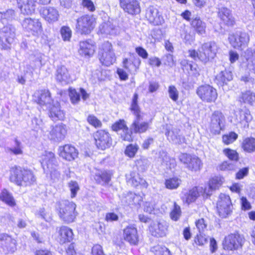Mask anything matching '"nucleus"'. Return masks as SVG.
<instances>
[{
	"label": "nucleus",
	"instance_id": "1",
	"mask_svg": "<svg viewBox=\"0 0 255 255\" xmlns=\"http://www.w3.org/2000/svg\"><path fill=\"white\" fill-rule=\"evenodd\" d=\"M218 49V46L215 42H205L201 45L198 51L195 49H189L188 51V56L195 60H199L206 63L216 57Z\"/></svg>",
	"mask_w": 255,
	"mask_h": 255
},
{
	"label": "nucleus",
	"instance_id": "2",
	"mask_svg": "<svg viewBox=\"0 0 255 255\" xmlns=\"http://www.w3.org/2000/svg\"><path fill=\"white\" fill-rule=\"evenodd\" d=\"M76 205L72 201L62 200L58 204V211L60 218L66 223L74 221L77 213L75 211Z\"/></svg>",
	"mask_w": 255,
	"mask_h": 255
},
{
	"label": "nucleus",
	"instance_id": "3",
	"mask_svg": "<svg viewBox=\"0 0 255 255\" xmlns=\"http://www.w3.org/2000/svg\"><path fill=\"white\" fill-rule=\"evenodd\" d=\"M41 164L44 172L50 174L51 179L55 181L60 177L57 170V161L54 154L51 151H45L42 155Z\"/></svg>",
	"mask_w": 255,
	"mask_h": 255
},
{
	"label": "nucleus",
	"instance_id": "4",
	"mask_svg": "<svg viewBox=\"0 0 255 255\" xmlns=\"http://www.w3.org/2000/svg\"><path fill=\"white\" fill-rule=\"evenodd\" d=\"M98 55L101 63L107 66L112 65L116 60L112 45L108 41L104 42L99 47Z\"/></svg>",
	"mask_w": 255,
	"mask_h": 255
},
{
	"label": "nucleus",
	"instance_id": "5",
	"mask_svg": "<svg viewBox=\"0 0 255 255\" xmlns=\"http://www.w3.org/2000/svg\"><path fill=\"white\" fill-rule=\"evenodd\" d=\"M95 23V19L92 15H83L77 19L76 32L81 35H88L94 29Z\"/></svg>",
	"mask_w": 255,
	"mask_h": 255
},
{
	"label": "nucleus",
	"instance_id": "6",
	"mask_svg": "<svg viewBox=\"0 0 255 255\" xmlns=\"http://www.w3.org/2000/svg\"><path fill=\"white\" fill-rule=\"evenodd\" d=\"M245 240L243 235L238 233L231 234L225 238L223 248L225 250L230 251L238 250L242 247Z\"/></svg>",
	"mask_w": 255,
	"mask_h": 255
},
{
	"label": "nucleus",
	"instance_id": "7",
	"mask_svg": "<svg viewBox=\"0 0 255 255\" xmlns=\"http://www.w3.org/2000/svg\"><path fill=\"white\" fill-rule=\"evenodd\" d=\"M228 39L234 48L242 50L248 45L250 37L246 32H237L230 34Z\"/></svg>",
	"mask_w": 255,
	"mask_h": 255
},
{
	"label": "nucleus",
	"instance_id": "8",
	"mask_svg": "<svg viewBox=\"0 0 255 255\" xmlns=\"http://www.w3.org/2000/svg\"><path fill=\"white\" fill-rule=\"evenodd\" d=\"M196 93L203 101L208 103L214 102L218 97L216 89L209 85L199 87Z\"/></svg>",
	"mask_w": 255,
	"mask_h": 255
},
{
	"label": "nucleus",
	"instance_id": "9",
	"mask_svg": "<svg viewBox=\"0 0 255 255\" xmlns=\"http://www.w3.org/2000/svg\"><path fill=\"white\" fill-rule=\"evenodd\" d=\"M219 215L223 218L227 217L231 214L232 205L229 196L221 194L217 204Z\"/></svg>",
	"mask_w": 255,
	"mask_h": 255
},
{
	"label": "nucleus",
	"instance_id": "10",
	"mask_svg": "<svg viewBox=\"0 0 255 255\" xmlns=\"http://www.w3.org/2000/svg\"><path fill=\"white\" fill-rule=\"evenodd\" d=\"M93 136L96 145L100 149L105 150L112 145V138L109 133L105 130H97Z\"/></svg>",
	"mask_w": 255,
	"mask_h": 255
},
{
	"label": "nucleus",
	"instance_id": "11",
	"mask_svg": "<svg viewBox=\"0 0 255 255\" xmlns=\"http://www.w3.org/2000/svg\"><path fill=\"white\" fill-rule=\"evenodd\" d=\"M22 26L25 31L34 36H38L42 32L41 23L38 19L26 18L23 20Z\"/></svg>",
	"mask_w": 255,
	"mask_h": 255
},
{
	"label": "nucleus",
	"instance_id": "12",
	"mask_svg": "<svg viewBox=\"0 0 255 255\" xmlns=\"http://www.w3.org/2000/svg\"><path fill=\"white\" fill-rule=\"evenodd\" d=\"M200 195L207 197L210 195V191H207V187L202 186L194 187L184 194L183 197V201L187 203L194 202Z\"/></svg>",
	"mask_w": 255,
	"mask_h": 255
},
{
	"label": "nucleus",
	"instance_id": "13",
	"mask_svg": "<svg viewBox=\"0 0 255 255\" xmlns=\"http://www.w3.org/2000/svg\"><path fill=\"white\" fill-rule=\"evenodd\" d=\"M180 161L185 167L194 171L199 170L202 166L201 160L197 156L186 153H182L179 156Z\"/></svg>",
	"mask_w": 255,
	"mask_h": 255
},
{
	"label": "nucleus",
	"instance_id": "14",
	"mask_svg": "<svg viewBox=\"0 0 255 255\" xmlns=\"http://www.w3.org/2000/svg\"><path fill=\"white\" fill-rule=\"evenodd\" d=\"M225 118L223 114L219 111H215L211 117L210 130L213 134H219L224 126Z\"/></svg>",
	"mask_w": 255,
	"mask_h": 255
},
{
	"label": "nucleus",
	"instance_id": "15",
	"mask_svg": "<svg viewBox=\"0 0 255 255\" xmlns=\"http://www.w3.org/2000/svg\"><path fill=\"white\" fill-rule=\"evenodd\" d=\"M18 7L21 12L29 14L33 13L38 3L46 4L48 3L51 0H17Z\"/></svg>",
	"mask_w": 255,
	"mask_h": 255
},
{
	"label": "nucleus",
	"instance_id": "16",
	"mask_svg": "<svg viewBox=\"0 0 255 255\" xmlns=\"http://www.w3.org/2000/svg\"><path fill=\"white\" fill-rule=\"evenodd\" d=\"M36 179L31 171L17 168V185L26 186L33 184Z\"/></svg>",
	"mask_w": 255,
	"mask_h": 255
},
{
	"label": "nucleus",
	"instance_id": "17",
	"mask_svg": "<svg viewBox=\"0 0 255 255\" xmlns=\"http://www.w3.org/2000/svg\"><path fill=\"white\" fill-rule=\"evenodd\" d=\"M114 131L120 132L121 137L125 141H130L132 140V132L129 131L124 120H120L115 122L112 126Z\"/></svg>",
	"mask_w": 255,
	"mask_h": 255
},
{
	"label": "nucleus",
	"instance_id": "18",
	"mask_svg": "<svg viewBox=\"0 0 255 255\" xmlns=\"http://www.w3.org/2000/svg\"><path fill=\"white\" fill-rule=\"evenodd\" d=\"M236 124L241 128H247L249 123L252 120L253 117L249 109L244 108L240 109L235 112Z\"/></svg>",
	"mask_w": 255,
	"mask_h": 255
},
{
	"label": "nucleus",
	"instance_id": "19",
	"mask_svg": "<svg viewBox=\"0 0 255 255\" xmlns=\"http://www.w3.org/2000/svg\"><path fill=\"white\" fill-rule=\"evenodd\" d=\"M67 133V128L65 125L63 124L51 126L49 131L48 138L55 141L63 140Z\"/></svg>",
	"mask_w": 255,
	"mask_h": 255
},
{
	"label": "nucleus",
	"instance_id": "20",
	"mask_svg": "<svg viewBox=\"0 0 255 255\" xmlns=\"http://www.w3.org/2000/svg\"><path fill=\"white\" fill-rule=\"evenodd\" d=\"M146 17L151 23L155 25H161L164 22V19L161 13L153 6L147 8Z\"/></svg>",
	"mask_w": 255,
	"mask_h": 255
},
{
	"label": "nucleus",
	"instance_id": "21",
	"mask_svg": "<svg viewBox=\"0 0 255 255\" xmlns=\"http://www.w3.org/2000/svg\"><path fill=\"white\" fill-rule=\"evenodd\" d=\"M121 7L130 14H137L140 12L139 3L137 0H120Z\"/></svg>",
	"mask_w": 255,
	"mask_h": 255
},
{
	"label": "nucleus",
	"instance_id": "22",
	"mask_svg": "<svg viewBox=\"0 0 255 255\" xmlns=\"http://www.w3.org/2000/svg\"><path fill=\"white\" fill-rule=\"evenodd\" d=\"M180 130L173 128L170 125L166 126L165 135L170 141L175 144H181L185 141V138L180 134Z\"/></svg>",
	"mask_w": 255,
	"mask_h": 255
},
{
	"label": "nucleus",
	"instance_id": "23",
	"mask_svg": "<svg viewBox=\"0 0 255 255\" xmlns=\"http://www.w3.org/2000/svg\"><path fill=\"white\" fill-rule=\"evenodd\" d=\"M58 152L60 157L68 161L74 160L78 156L77 149L75 147L69 144L60 146L58 148Z\"/></svg>",
	"mask_w": 255,
	"mask_h": 255
},
{
	"label": "nucleus",
	"instance_id": "24",
	"mask_svg": "<svg viewBox=\"0 0 255 255\" xmlns=\"http://www.w3.org/2000/svg\"><path fill=\"white\" fill-rule=\"evenodd\" d=\"M152 236L156 237H162L166 235L167 231V225L164 221L154 222L149 228Z\"/></svg>",
	"mask_w": 255,
	"mask_h": 255
},
{
	"label": "nucleus",
	"instance_id": "25",
	"mask_svg": "<svg viewBox=\"0 0 255 255\" xmlns=\"http://www.w3.org/2000/svg\"><path fill=\"white\" fill-rule=\"evenodd\" d=\"M124 238L125 241L131 245H137L139 241L137 231L136 228L132 226L126 227L124 230Z\"/></svg>",
	"mask_w": 255,
	"mask_h": 255
},
{
	"label": "nucleus",
	"instance_id": "26",
	"mask_svg": "<svg viewBox=\"0 0 255 255\" xmlns=\"http://www.w3.org/2000/svg\"><path fill=\"white\" fill-rule=\"evenodd\" d=\"M142 197L135 193L128 192L121 197V201L125 205L138 207L142 201Z\"/></svg>",
	"mask_w": 255,
	"mask_h": 255
},
{
	"label": "nucleus",
	"instance_id": "27",
	"mask_svg": "<svg viewBox=\"0 0 255 255\" xmlns=\"http://www.w3.org/2000/svg\"><path fill=\"white\" fill-rule=\"evenodd\" d=\"M79 46V54L86 57L92 56L95 51V46L92 40L81 41Z\"/></svg>",
	"mask_w": 255,
	"mask_h": 255
},
{
	"label": "nucleus",
	"instance_id": "28",
	"mask_svg": "<svg viewBox=\"0 0 255 255\" xmlns=\"http://www.w3.org/2000/svg\"><path fill=\"white\" fill-rule=\"evenodd\" d=\"M55 76L58 82L64 84L69 83L72 80L68 69L64 66L57 68Z\"/></svg>",
	"mask_w": 255,
	"mask_h": 255
},
{
	"label": "nucleus",
	"instance_id": "29",
	"mask_svg": "<svg viewBox=\"0 0 255 255\" xmlns=\"http://www.w3.org/2000/svg\"><path fill=\"white\" fill-rule=\"evenodd\" d=\"M47 108L49 111V116L53 121L62 120L64 118L65 113L60 109V104L58 102H53Z\"/></svg>",
	"mask_w": 255,
	"mask_h": 255
},
{
	"label": "nucleus",
	"instance_id": "30",
	"mask_svg": "<svg viewBox=\"0 0 255 255\" xmlns=\"http://www.w3.org/2000/svg\"><path fill=\"white\" fill-rule=\"evenodd\" d=\"M58 240L60 244L70 242L73 240V233L72 230L66 227H61L58 231Z\"/></svg>",
	"mask_w": 255,
	"mask_h": 255
},
{
	"label": "nucleus",
	"instance_id": "31",
	"mask_svg": "<svg viewBox=\"0 0 255 255\" xmlns=\"http://www.w3.org/2000/svg\"><path fill=\"white\" fill-rule=\"evenodd\" d=\"M40 13L44 19L49 22L57 21L59 17L57 10L53 7H44L40 10Z\"/></svg>",
	"mask_w": 255,
	"mask_h": 255
},
{
	"label": "nucleus",
	"instance_id": "32",
	"mask_svg": "<svg viewBox=\"0 0 255 255\" xmlns=\"http://www.w3.org/2000/svg\"><path fill=\"white\" fill-rule=\"evenodd\" d=\"M148 127V123L142 122V118L141 116L135 118L130 128L135 133H143L147 130Z\"/></svg>",
	"mask_w": 255,
	"mask_h": 255
},
{
	"label": "nucleus",
	"instance_id": "33",
	"mask_svg": "<svg viewBox=\"0 0 255 255\" xmlns=\"http://www.w3.org/2000/svg\"><path fill=\"white\" fill-rule=\"evenodd\" d=\"M69 97L71 102L74 104H77L80 100V95L84 100H86L89 97V95L84 89L80 88L79 91H77L74 89H69Z\"/></svg>",
	"mask_w": 255,
	"mask_h": 255
},
{
	"label": "nucleus",
	"instance_id": "34",
	"mask_svg": "<svg viewBox=\"0 0 255 255\" xmlns=\"http://www.w3.org/2000/svg\"><path fill=\"white\" fill-rule=\"evenodd\" d=\"M141 60L138 57H134L132 61L125 58L123 62V67L132 74H135L137 72Z\"/></svg>",
	"mask_w": 255,
	"mask_h": 255
},
{
	"label": "nucleus",
	"instance_id": "35",
	"mask_svg": "<svg viewBox=\"0 0 255 255\" xmlns=\"http://www.w3.org/2000/svg\"><path fill=\"white\" fill-rule=\"evenodd\" d=\"M128 184L133 187H137L139 185L146 188L148 184L146 181L140 177L139 175L135 172H132L129 175L127 176Z\"/></svg>",
	"mask_w": 255,
	"mask_h": 255
},
{
	"label": "nucleus",
	"instance_id": "36",
	"mask_svg": "<svg viewBox=\"0 0 255 255\" xmlns=\"http://www.w3.org/2000/svg\"><path fill=\"white\" fill-rule=\"evenodd\" d=\"M218 16L221 20L227 25L231 26L234 24V19L230 10L226 7L219 9Z\"/></svg>",
	"mask_w": 255,
	"mask_h": 255
},
{
	"label": "nucleus",
	"instance_id": "37",
	"mask_svg": "<svg viewBox=\"0 0 255 255\" xmlns=\"http://www.w3.org/2000/svg\"><path fill=\"white\" fill-rule=\"evenodd\" d=\"M244 57L247 61V68L255 74V50L253 52L252 49H248L245 52Z\"/></svg>",
	"mask_w": 255,
	"mask_h": 255
},
{
	"label": "nucleus",
	"instance_id": "38",
	"mask_svg": "<svg viewBox=\"0 0 255 255\" xmlns=\"http://www.w3.org/2000/svg\"><path fill=\"white\" fill-rule=\"evenodd\" d=\"M233 79L232 72L229 71L225 70L221 71L216 77V83L221 86H223L224 84Z\"/></svg>",
	"mask_w": 255,
	"mask_h": 255
},
{
	"label": "nucleus",
	"instance_id": "39",
	"mask_svg": "<svg viewBox=\"0 0 255 255\" xmlns=\"http://www.w3.org/2000/svg\"><path fill=\"white\" fill-rule=\"evenodd\" d=\"M53 101L51 98L50 93L48 90H42L40 91L37 103L41 106L48 107L51 104L53 103Z\"/></svg>",
	"mask_w": 255,
	"mask_h": 255
},
{
	"label": "nucleus",
	"instance_id": "40",
	"mask_svg": "<svg viewBox=\"0 0 255 255\" xmlns=\"http://www.w3.org/2000/svg\"><path fill=\"white\" fill-rule=\"evenodd\" d=\"M13 41V38L10 33L2 31L0 32V45L1 49H6L9 48L10 44Z\"/></svg>",
	"mask_w": 255,
	"mask_h": 255
},
{
	"label": "nucleus",
	"instance_id": "41",
	"mask_svg": "<svg viewBox=\"0 0 255 255\" xmlns=\"http://www.w3.org/2000/svg\"><path fill=\"white\" fill-rule=\"evenodd\" d=\"M192 26L195 29L197 33L203 35L206 33V25L199 18L196 17L192 20Z\"/></svg>",
	"mask_w": 255,
	"mask_h": 255
},
{
	"label": "nucleus",
	"instance_id": "42",
	"mask_svg": "<svg viewBox=\"0 0 255 255\" xmlns=\"http://www.w3.org/2000/svg\"><path fill=\"white\" fill-rule=\"evenodd\" d=\"M240 100L244 103L253 105L255 102V93L250 90L242 92Z\"/></svg>",
	"mask_w": 255,
	"mask_h": 255
},
{
	"label": "nucleus",
	"instance_id": "43",
	"mask_svg": "<svg viewBox=\"0 0 255 255\" xmlns=\"http://www.w3.org/2000/svg\"><path fill=\"white\" fill-rule=\"evenodd\" d=\"M243 149L248 152H253L255 151V138L254 137H247L245 138L242 143Z\"/></svg>",
	"mask_w": 255,
	"mask_h": 255
},
{
	"label": "nucleus",
	"instance_id": "44",
	"mask_svg": "<svg viewBox=\"0 0 255 255\" xmlns=\"http://www.w3.org/2000/svg\"><path fill=\"white\" fill-rule=\"evenodd\" d=\"M101 33L107 35H115L117 33V29L110 22H105L99 27Z\"/></svg>",
	"mask_w": 255,
	"mask_h": 255
},
{
	"label": "nucleus",
	"instance_id": "45",
	"mask_svg": "<svg viewBox=\"0 0 255 255\" xmlns=\"http://www.w3.org/2000/svg\"><path fill=\"white\" fill-rule=\"evenodd\" d=\"M181 183V180L177 177H173L167 179L165 181L166 188L170 190L177 189Z\"/></svg>",
	"mask_w": 255,
	"mask_h": 255
},
{
	"label": "nucleus",
	"instance_id": "46",
	"mask_svg": "<svg viewBox=\"0 0 255 255\" xmlns=\"http://www.w3.org/2000/svg\"><path fill=\"white\" fill-rule=\"evenodd\" d=\"M223 182V178L220 177L216 176L210 179L209 182V187L207 188V191L208 190L210 191V195L211 194V191L218 188Z\"/></svg>",
	"mask_w": 255,
	"mask_h": 255
},
{
	"label": "nucleus",
	"instance_id": "47",
	"mask_svg": "<svg viewBox=\"0 0 255 255\" xmlns=\"http://www.w3.org/2000/svg\"><path fill=\"white\" fill-rule=\"evenodd\" d=\"M0 200L10 206L15 205V201L13 197L5 189L3 190L0 194Z\"/></svg>",
	"mask_w": 255,
	"mask_h": 255
},
{
	"label": "nucleus",
	"instance_id": "48",
	"mask_svg": "<svg viewBox=\"0 0 255 255\" xmlns=\"http://www.w3.org/2000/svg\"><path fill=\"white\" fill-rule=\"evenodd\" d=\"M160 158L161 159L162 164L166 166L167 168L171 169L175 165V159L174 158H170L164 152H162L160 154Z\"/></svg>",
	"mask_w": 255,
	"mask_h": 255
},
{
	"label": "nucleus",
	"instance_id": "49",
	"mask_svg": "<svg viewBox=\"0 0 255 255\" xmlns=\"http://www.w3.org/2000/svg\"><path fill=\"white\" fill-rule=\"evenodd\" d=\"M139 147L136 144H130L126 147L125 153L127 156L133 158L134 157Z\"/></svg>",
	"mask_w": 255,
	"mask_h": 255
},
{
	"label": "nucleus",
	"instance_id": "50",
	"mask_svg": "<svg viewBox=\"0 0 255 255\" xmlns=\"http://www.w3.org/2000/svg\"><path fill=\"white\" fill-rule=\"evenodd\" d=\"M151 251L155 255H171L169 251L167 248L159 245L152 248Z\"/></svg>",
	"mask_w": 255,
	"mask_h": 255
},
{
	"label": "nucleus",
	"instance_id": "51",
	"mask_svg": "<svg viewBox=\"0 0 255 255\" xmlns=\"http://www.w3.org/2000/svg\"><path fill=\"white\" fill-rule=\"evenodd\" d=\"M151 251L155 255H171L169 251L167 248L159 245L152 248Z\"/></svg>",
	"mask_w": 255,
	"mask_h": 255
},
{
	"label": "nucleus",
	"instance_id": "52",
	"mask_svg": "<svg viewBox=\"0 0 255 255\" xmlns=\"http://www.w3.org/2000/svg\"><path fill=\"white\" fill-rule=\"evenodd\" d=\"M137 99L138 96L136 94H135L133 96L130 107V110L132 112H133V114H134L135 118H136L137 117L141 116L140 114L139 107L137 105Z\"/></svg>",
	"mask_w": 255,
	"mask_h": 255
},
{
	"label": "nucleus",
	"instance_id": "53",
	"mask_svg": "<svg viewBox=\"0 0 255 255\" xmlns=\"http://www.w3.org/2000/svg\"><path fill=\"white\" fill-rule=\"evenodd\" d=\"M181 214V211L180 207L176 203L174 204V207L170 212L171 219L175 221H177Z\"/></svg>",
	"mask_w": 255,
	"mask_h": 255
},
{
	"label": "nucleus",
	"instance_id": "54",
	"mask_svg": "<svg viewBox=\"0 0 255 255\" xmlns=\"http://www.w3.org/2000/svg\"><path fill=\"white\" fill-rule=\"evenodd\" d=\"M238 137V134L234 132H230L229 134L223 136L222 139L226 144H229L235 141Z\"/></svg>",
	"mask_w": 255,
	"mask_h": 255
},
{
	"label": "nucleus",
	"instance_id": "55",
	"mask_svg": "<svg viewBox=\"0 0 255 255\" xmlns=\"http://www.w3.org/2000/svg\"><path fill=\"white\" fill-rule=\"evenodd\" d=\"M224 153L231 160L238 161L239 154L236 150L231 149H225L223 150Z\"/></svg>",
	"mask_w": 255,
	"mask_h": 255
},
{
	"label": "nucleus",
	"instance_id": "56",
	"mask_svg": "<svg viewBox=\"0 0 255 255\" xmlns=\"http://www.w3.org/2000/svg\"><path fill=\"white\" fill-rule=\"evenodd\" d=\"M61 34L64 41H69L72 32L70 28L67 26H63L60 30Z\"/></svg>",
	"mask_w": 255,
	"mask_h": 255
},
{
	"label": "nucleus",
	"instance_id": "57",
	"mask_svg": "<svg viewBox=\"0 0 255 255\" xmlns=\"http://www.w3.org/2000/svg\"><path fill=\"white\" fill-rule=\"evenodd\" d=\"M169 96L173 101L176 102L179 97V92L174 86H170L168 90Z\"/></svg>",
	"mask_w": 255,
	"mask_h": 255
},
{
	"label": "nucleus",
	"instance_id": "58",
	"mask_svg": "<svg viewBox=\"0 0 255 255\" xmlns=\"http://www.w3.org/2000/svg\"><path fill=\"white\" fill-rule=\"evenodd\" d=\"M68 187L71 191V198H74L77 194V192L80 189L78 183L76 181H71L68 183Z\"/></svg>",
	"mask_w": 255,
	"mask_h": 255
},
{
	"label": "nucleus",
	"instance_id": "59",
	"mask_svg": "<svg viewBox=\"0 0 255 255\" xmlns=\"http://www.w3.org/2000/svg\"><path fill=\"white\" fill-rule=\"evenodd\" d=\"M87 121L91 125L95 128H101L102 127L101 122L94 115H89L87 118Z\"/></svg>",
	"mask_w": 255,
	"mask_h": 255
},
{
	"label": "nucleus",
	"instance_id": "60",
	"mask_svg": "<svg viewBox=\"0 0 255 255\" xmlns=\"http://www.w3.org/2000/svg\"><path fill=\"white\" fill-rule=\"evenodd\" d=\"M162 60L164 64L166 66L172 67L175 65V62L173 59V55L170 54H167L163 56Z\"/></svg>",
	"mask_w": 255,
	"mask_h": 255
},
{
	"label": "nucleus",
	"instance_id": "61",
	"mask_svg": "<svg viewBox=\"0 0 255 255\" xmlns=\"http://www.w3.org/2000/svg\"><path fill=\"white\" fill-rule=\"evenodd\" d=\"M82 5L89 11L93 12L96 9L95 6L91 0H83Z\"/></svg>",
	"mask_w": 255,
	"mask_h": 255
},
{
	"label": "nucleus",
	"instance_id": "62",
	"mask_svg": "<svg viewBox=\"0 0 255 255\" xmlns=\"http://www.w3.org/2000/svg\"><path fill=\"white\" fill-rule=\"evenodd\" d=\"M92 255H106L103 250L102 247L98 244L95 245L92 248Z\"/></svg>",
	"mask_w": 255,
	"mask_h": 255
},
{
	"label": "nucleus",
	"instance_id": "63",
	"mask_svg": "<svg viewBox=\"0 0 255 255\" xmlns=\"http://www.w3.org/2000/svg\"><path fill=\"white\" fill-rule=\"evenodd\" d=\"M148 64L152 67H159L161 62L159 58L156 57H151L148 60Z\"/></svg>",
	"mask_w": 255,
	"mask_h": 255
},
{
	"label": "nucleus",
	"instance_id": "64",
	"mask_svg": "<svg viewBox=\"0 0 255 255\" xmlns=\"http://www.w3.org/2000/svg\"><path fill=\"white\" fill-rule=\"evenodd\" d=\"M195 242L196 244L199 246H202L207 243V238L204 235L202 234L201 233L199 235H197L195 238Z\"/></svg>",
	"mask_w": 255,
	"mask_h": 255
}]
</instances>
